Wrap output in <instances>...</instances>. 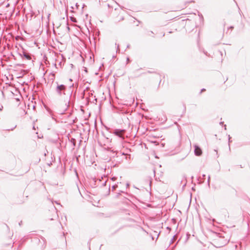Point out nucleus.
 <instances>
[{
  "mask_svg": "<svg viewBox=\"0 0 250 250\" xmlns=\"http://www.w3.org/2000/svg\"><path fill=\"white\" fill-rule=\"evenodd\" d=\"M228 242V240L227 238L219 234L213 240V245L217 248H220L225 246Z\"/></svg>",
  "mask_w": 250,
  "mask_h": 250,
  "instance_id": "nucleus-1",
  "label": "nucleus"
},
{
  "mask_svg": "<svg viewBox=\"0 0 250 250\" xmlns=\"http://www.w3.org/2000/svg\"><path fill=\"white\" fill-rule=\"evenodd\" d=\"M194 148V152L195 155L198 156H201L202 154V150L201 148L197 145H195Z\"/></svg>",
  "mask_w": 250,
  "mask_h": 250,
  "instance_id": "nucleus-2",
  "label": "nucleus"
},
{
  "mask_svg": "<svg viewBox=\"0 0 250 250\" xmlns=\"http://www.w3.org/2000/svg\"><path fill=\"white\" fill-rule=\"evenodd\" d=\"M65 89V86L63 84L59 85L57 87V90L58 92H61L62 90H64Z\"/></svg>",
  "mask_w": 250,
  "mask_h": 250,
  "instance_id": "nucleus-3",
  "label": "nucleus"
},
{
  "mask_svg": "<svg viewBox=\"0 0 250 250\" xmlns=\"http://www.w3.org/2000/svg\"><path fill=\"white\" fill-rule=\"evenodd\" d=\"M124 131L123 130H119V131H115L114 133L119 136L120 137H122L123 134H124Z\"/></svg>",
  "mask_w": 250,
  "mask_h": 250,
  "instance_id": "nucleus-4",
  "label": "nucleus"
},
{
  "mask_svg": "<svg viewBox=\"0 0 250 250\" xmlns=\"http://www.w3.org/2000/svg\"><path fill=\"white\" fill-rule=\"evenodd\" d=\"M24 57L27 59V60H30L31 57L29 55L25 54Z\"/></svg>",
  "mask_w": 250,
  "mask_h": 250,
  "instance_id": "nucleus-5",
  "label": "nucleus"
}]
</instances>
